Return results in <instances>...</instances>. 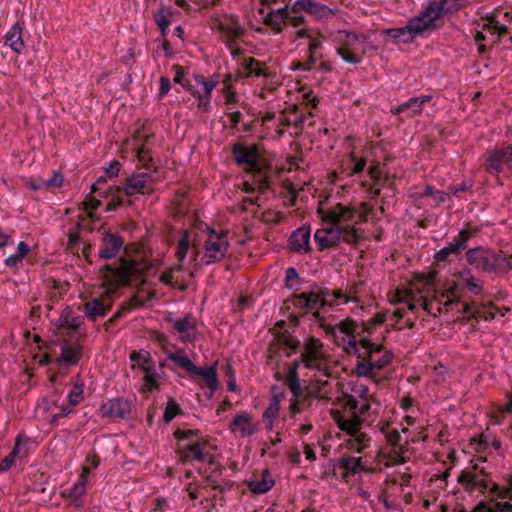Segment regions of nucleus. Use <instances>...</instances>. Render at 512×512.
Masks as SVG:
<instances>
[{
	"mask_svg": "<svg viewBox=\"0 0 512 512\" xmlns=\"http://www.w3.org/2000/svg\"><path fill=\"white\" fill-rule=\"evenodd\" d=\"M150 268V265L136 260L120 258L116 264H107L103 267V284L107 292L101 297L92 298L83 305V312L93 322L98 317H104L112 307L110 293L120 286L130 285L137 281Z\"/></svg>",
	"mask_w": 512,
	"mask_h": 512,
	"instance_id": "nucleus-1",
	"label": "nucleus"
},
{
	"mask_svg": "<svg viewBox=\"0 0 512 512\" xmlns=\"http://www.w3.org/2000/svg\"><path fill=\"white\" fill-rule=\"evenodd\" d=\"M512 255L490 248L476 247L466 252L467 262L478 270L491 274H504L512 269Z\"/></svg>",
	"mask_w": 512,
	"mask_h": 512,
	"instance_id": "nucleus-2",
	"label": "nucleus"
},
{
	"mask_svg": "<svg viewBox=\"0 0 512 512\" xmlns=\"http://www.w3.org/2000/svg\"><path fill=\"white\" fill-rule=\"evenodd\" d=\"M156 172L157 169L154 167V170L151 172L135 173L126 179L123 187H109L108 192L112 195V201L107 204L106 210L112 211L122 205L121 193H124L126 196H133L152 191L151 184L155 181L154 174Z\"/></svg>",
	"mask_w": 512,
	"mask_h": 512,
	"instance_id": "nucleus-3",
	"label": "nucleus"
},
{
	"mask_svg": "<svg viewBox=\"0 0 512 512\" xmlns=\"http://www.w3.org/2000/svg\"><path fill=\"white\" fill-rule=\"evenodd\" d=\"M231 153L237 165H247V172L261 175L265 162L257 145L247 146L237 142L231 146Z\"/></svg>",
	"mask_w": 512,
	"mask_h": 512,
	"instance_id": "nucleus-4",
	"label": "nucleus"
},
{
	"mask_svg": "<svg viewBox=\"0 0 512 512\" xmlns=\"http://www.w3.org/2000/svg\"><path fill=\"white\" fill-rule=\"evenodd\" d=\"M230 244L226 231L217 232L214 229H208L207 239L204 244L203 260L205 265L218 263L226 256Z\"/></svg>",
	"mask_w": 512,
	"mask_h": 512,
	"instance_id": "nucleus-5",
	"label": "nucleus"
},
{
	"mask_svg": "<svg viewBox=\"0 0 512 512\" xmlns=\"http://www.w3.org/2000/svg\"><path fill=\"white\" fill-rule=\"evenodd\" d=\"M300 360L307 369L320 372L328 369L329 356L325 353L322 342L313 336L306 340Z\"/></svg>",
	"mask_w": 512,
	"mask_h": 512,
	"instance_id": "nucleus-6",
	"label": "nucleus"
},
{
	"mask_svg": "<svg viewBox=\"0 0 512 512\" xmlns=\"http://www.w3.org/2000/svg\"><path fill=\"white\" fill-rule=\"evenodd\" d=\"M483 167L491 175H499L505 168L512 171V145L488 150Z\"/></svg>",
	"mask_w": 512,
	"mask_h": 512,
	"instance_id": "nucleus-7",
	"label": "nucleus"
},
{
	"mask_svg": "<svg viewBox=\"0 0 512 512\" xmlns=\"http://www.w3.org/2000/svg\"><path fill=\"white\" fill-rule=\"evenodd\" d=\"M290 301L295 308L301 309L304 312H313V317L322 323L323 317L319 313V309L324 306H332V302H322L314 290L311 288L309 292L295 293L291 295Z\"/></svg>",
	"mask_w": 512,
	"mask_h": 512,
	"instance_id": "nucleus-8",
	"label": "nucleus"
},
{
	"mask_svg": "<svg viewBox=\"0 0 512 512\" xmlns=\"http://www.w3.org/2000/svg\"><path fill=\"white\" fill-rule=\"evenodd\" d=\"M356 326L357 324L355 323V321H353L350 318H346L345 320L339 322L335 326L325 324L324 321L320 323V327L324 329L326 334L329 336L336 337L337 330H339L341 333H344L352 337V339H350L348 342V346L346 347V351L349 353H358V344L354 336Z\"/></svg>",
	"mask_w": 512,
	"mask_h": 512,
	"instance_id": "nucleus-9",
	"label": "nucleus"
},
{
	"mask_svg": "<svg viewBox=\"0 0 512 512\" xmlns=\"http://www.w3.org/2000/svg\"><path fill=\"white\" fill-rule=\"evenodd\" d=\"M439 17L435 12L429 10V3L426 8L417 16L411 18L405 26V29H409L413 39L422 34L424 31L434 28V22Z\"/></svg>",
	"mask_w": 512,
	"mask_h": 512,
	"instance_id": "nucleus-10",
	"label": "nucleus"
},
{
	"mask_svg": "<svg viewBox=\"0 0 512 512\" xmlns=\"http://www.w3.org/2000/svg\"><path fill=\"white\" fill-rule=\"evenodd\" d=\"M318 213L321 215V218L324 222L330 224H339L340 222H350L353 221L355 216L357 215V211L355 208L350 206H345L341 203H337L332 209L325 212L323 209L319 208Z\"/></svg>",
	"mask_w": 512,
	"mask_h": 512,
	"instance_id": "nucleus-11",
	"label": "nucleus"
},
{
	"mask_svg": "<svg viewBox=\"0 0 512 512\" xmlns=\"http://www.w3.org/2000/svg\"><path fill=\"white\" fill-rule=\"evenodd\" d=\"M131 413V402L124 398L109 399L100 406L102 417L126 418Z\"/></svg>",
	"mask_w": 512,
	"mask_h": 512,
	"instance_id": "nucleus-12",
	"label": "nucleus"
},
{
	"mask_svg": "<svg viewBox=\"0 0 512 512\" xmlns=\"http://www.w3.org/2000/svg\"><path fill=\"white\" fill-rule=\"evenodd\" d=\"M282 346H285L292 351H297L300 348V341L292 335L287 334V332L276 333L267 349V358L270 361L277 359Z\"/></svg>",
	"mask_w": 512,
	"mask_h": 512,
	"instance_id": "nucleus-13",
	"label": "nucleus"
},
{
	"mask_svg": "<svg viewBox=\"0 0 512 512\" xmlns=\"http://www.w3.org/2000/svg\"><path fill=\"white\" fill-rule=\"evenodd\" d=\"M362 348L366 351V358H369V361L372 363L374 370H380L388 366L392 361V354L389 352H385L378 359H375V354H378L382 351V346L379 344L372 343L367 338H362L359 342Z\"/></svg>",
	"mask_w": 512,
	"mask_h": 512,
	"instance_id": "nucleus-14",
	"label": "nucleus"
},
{
	"mask_svg": "<svg viewBox=\"0 0 512 512\" xmlns=\"http://www.w3.org/2000/svg\"><path fill=\"white\" fill-rule=\"evenodd\" d=\"M101 240L102 247L98 252V256L105 260L116 257L124 245L122 237L115 233L103 232Z\"/></svg>",
	"mask_w": 512,
	"mask_h": 512,
	"instance_id": "nucleus-15",
	"label": "nucleus"
},
{
	"mask_svg": "<svg viewBox=\"0 0 512 512\" xmlns=\"http://www.w3.org/2000/svg\"><path fill=\"white\" fill-rule=\"evenodd\" d=\"M457 481L467 492H473L479 489L482 493L489 490L491 492L492 484L494 482L480 479L477 473L463 470L457 478Z\"/></svg>",
	"mask_w": 512,
	"mask_h": 512,
	"instance_id": "nucleus-16",
	"label": "nucleus"
},
{
	"mask_svg": "<svg viewBox=\"0 0 512 512\" xmlns=\"http://www.w3.org/2000/svg\"><path fill=\"white\" fill-rule=\"evenodd\" d=\"M173 328L179 334V338L182 342H191L196 336V319L188 314L182 318L174 320Z\"/></svg>",
	"mask_w": 512,
	"mask_h": 512,
	"instance_id": "nucleus-17",
	"label": "nucleus"
},
{
	"mask_svg": "<svg viewBox=\"0 0 512 512\" xmlns=\"http://www.w3.org/2000/svg\"><path fill=\"white\" fill-rule=\"evenodd\" d=\"M229 429L232 432H239L242 437H249L257 432L258 426L249 413L242 412L235 415Z\"/></svg>",
	"mask_w": 512,
	"mask_h": 512,
	"instance_id": "nucleus-18",
	"label": "nucleus"
},
{
	"mask_svg": "<svg viewBox=\"0 0 512 512\" xmlns=\"http://www.w3.org/2000/svg\"><path fill=\"white\" fill-rule=\"evenodd\" d=\"M311 229L309 226H301L296 229L289 238L290 248L298 253L306 254L311 251Z\"/></svg>",
	"mask_w": 512,
	"mask_h": 512,
	"instance_id": "nucleus-19",
	"label": "nucleus"
},
{
	"mask_svg": "<svg viewBox=\"0 0 512 512\" xmlns=\"http://www.w3.org/2000/svg\"><path fill=\"white\" fill-rule=\"evenodd\" d=\"M332 417L340 430L347 432L351 436H356L359 433L362 426V419L355 412H352L349 417H346L336 411L332 412Z\"/></svg>",
	"mask_w": 512,
	"mask_h": 512,
	"instance_id": "nucleus-20",
	"label": "nucleus"
},
{
	"mask_svg": "<svg viewBox=\"0 0 512 512\" xmlns=\"http://www.w3.org/2000/svg\"><path fill=\"white\" fill-rule=\"evenodd\" d=\"M338 231L337 224L317 229L314 239L319 246V250L336 247L338 245Z\"/></svg>",
	"mask_w": 512,
	"mask_h": 512,
	"instance_id": "nucleus-21",
	"label": "nucleus"
},
{
	"mask_svg": "<svg viewBox=\"0 0 512 512\" xmlns=\"http://www.w3.org/2000/svg\"><path fill=\"white\" fill-rule=\"evenodd\" d=\"M205 443L200 442H189L186 445L179 447L178 453L180 460L190 461H205L209 458V455L204 452Z\"/></svg>",
	"mask_w": 512,
	"mask_h": 512,
	"instance_id": "nucleus-22",
	"label": "nucleus"
},
{
	"mask_svg": "<svg viewBox=\"0 0 512 512\" xmlns=\"http://www.w3.org/2000/svg\"><path fill=\"white\" fill-rule=\"evenodd\" d=\"M428 3L429 10L440 18L444 14H451L465 7L468 0H429Z\"/></svg>",
	"mask_w": 512,
	"mask_h": 512,
	"instance_id": "nucleus-23",
	"label": "nucleus"
},
{
	"mask_svg": "<svg viewBox=\"0 0 512 512\" xmlns=\"http://www.w3.org/2000/svg\"><path fill=\"white\" fill-rule=\"evenodd\" d=\"M23 30L24 23L17 21L5 36V45H8L16 53H21L25 47Z\"/></svg>",
	"mask_w": 512,
	"mask_h": 512,
	"instance_id": "nucleus-24",
	"label": "nucleus"
},
{
	"mask_svg": "<svg viewBox=\"0 0 512 512\" xmlns=\"http://www.w3.org/2000/svg\"><path fill=\"white\" fill-rule=\"evenodd\" d=\"M244 74H240L239 77H265L268 78L270 76L267 71L266 65L264 62H260L253 57L244 58L241 64Z\"/></svg>",
	"mask_w": 512,
	"mask_h": 512,
	"instance_id": "nucleus-25",
	"label": "nucleus"
},
{
	"mask_svg": "<svg viewBox=\"0 0 512 512\" xmlns=\"http://www.w3.org/2000/svg\"><path fill=\"white\" fill-rule=\"evenodd\" d=\"M294 6L317 18H325L332 14V10L327 5L316 0H297Z\"/></svg>",
	"mask_w": 512,
	"mask_h": 512,
	"instance_id": "nucleus-26",
	"label": "nucleus"
},
{
	"mask_svg": "<svg viewBox=\"0 0 512 512\" xmlns=\"http://www.w3.org/2000/svg\"><path fill=\"white\" fill-rule=\"evenodd\" d=\"M82 356V347L79 344H64L61 347L60 357L58 362L66 366H74L78 364Z\"/></svg>",
	"mask_w": 512,
	"mask_h": 512,
	"instance_id": "nucleus-27",
	"label": "nucleus"
},
{
	"mask_svg": "<svg viewBox=\"0 0 512 512\" xmlns=\"http://www.w3.org/2000/svg\"><path fill=\"white\" fill-rule=\"evenodd\" d=\"M219 30L227 37L229 43L240 38L245 33V29L236 18H231L227 23H220Z\"/></svg>",
	"mask_w": 512,
	"mask_h": 512,
	"instance_id": "nucleus-28",
	"label": "nucleus"
},
{
	"mask_svg": "<svg viewBox=\"0 0 512 512\" xmlns=\"http://www.w3.org/2000/svg\"><path fill=\"white\" fill-rule=\"evenodd\" d=\"M129 358L134 363L132 368L137 366L144 373L154 369L151 355L146 350L132 351Z\"/></svg>",
	"mask_w": 512,
	"mask_h": 512,
	"instance_id": "nucleus-29",
	"label": "nucleus"
},
{
	"mask_svg": "<svg viewBox=\"0 0 512 512\" xmlns=\"http://www.w3.org/2000/svg\"><path fill=\"white\" fill-rule=\"evenodd\" d=\"M431 100L430 95H423L420 97L410 98L408 101L403 103L404 113L408 118H412L420 114L423 110L424 105Z\"/></svg>",
	"mask_w": 512,
	"mask_h": 512,
	"instance_id": "nucleus-30",
	"label": "nucleus"
},
{
	"mask_svg": "<svg viewBox=\"0 0 512 512\" xmlns=\"http://www.w3.org/2000/svg\"><path fill=\"white\" fill-rule=\"evenodd\" d=\"M475 234L470 229H464L446 246V249L450 252V255L457 254L461 250L465 249L468 241Z\"/></svg>",
	"mask_w": 512,
	"mask_h": 512,
	"instance_id": "nucleus-31",
	"label": "nucleus"
},
{
	"mask_svg": "<svg viewBox=\"0 0 512 512\" xmlns=\"http://www.w3.org/2000/svg\"><path fill=\"white\" fill-rule=\"evenodd\" d=\"M168 359L184 368L189 374L198 373V367L189 359L183 349L168 354Z\"/></svg>",
	"mask_w": 512,
	"mask_h": 512,
	"instance_id": "nucleus-32",
	"label": "nucleus"
},
{
	"mask_svg": "<svg viewBox=\"0 0 512 512\" xmlns=\"http://www.w3.org/2000/svg\"><path fill=\"white\" fill-rule=\"evenodd\" d=\"M274 485V480L268 470H264L261 480H252L248 482V488L251 492L263 494L268 492Z\"/></svg>",
	"mask_w": 512,
	"mask_h": 512,
	"instance_id": "nucleus-33",
	"label": "nucleus"
},
{
	"mask_svg": "<svg viewBox=\"0 0 512 512\" xmlns=\"http://www.w3.org/2000/svg\"><path fill=\"white\" fill-rule=\"evenodd\" d=\"M59 322L60 328H68L77 331L83 324V317L74 315L69 308H66L62 311Z\"/></svg>",
	"mask_w": 512,
	"mask_h": 512,
	"instance_id": "nucleus-34",
	"label": "nucleus"
},
{
	"mask_svg": "<svg viewBox=\"0 0 512 512\" xmlns=\"http://www.w3.org/2000/svg\"><path fill=\"white\" fill-rule=\"evenodd\" d=\"M198 373H192V375L201 377L206 386L214 392L218 388V378L215 366H210L205 369L198 367Z\"/></svg>",
	"mask_w": 512,
	"mask_h": 512,
	"instance_id": "nucleus-35",
	"label": "nucleus"
},
{
	"mask_svg": "<svg viewBox=\"0 0 512 512\" xmlns=\"http://www.w3.org/2000/svg\"><path fill=\"white\" fill-rule=\"evenodd\" d=\"M338 228V244L340 241H344L348 244L357 245L359 242V235L357 233V229L353 225H339L337 224Z\"/></svg>",
	"mask_w": 512,
	"mask_h": 512,
	"instance_id": "nucleus-36",
	"label": "nucleus"
},
{
	"mask_svg": "<svg viewBox=\"0 0 512 512\" xmlns=\"http://www.w3.org/2000/svg\"><path fill=\"white\" fill-rule=\"evenodd\" d=\"M142 305L143 301H139V296L134 295L126 304L122 305V307L105 323L106 329H108L109 325L124 317L132 309Z\"/></svg>",
	"mask_w": 512,
	"mask_h": 512,
	"instance_id": "nucleus-37",
	"label": "nucleus"
},
{
	"mask_svg": "<svg viewBox=\"0 0 512 512\" xmlns=\"http://www.w3.org/2000/svg\"><path fill=\"white\" fill-rule=\"evenodd\" d=\"M170 16H171V9L169 7L161 6L157 12L154 14V21L158 25L159 29L161 30V34L163 37L167 34V29L170 25Z\"/></svg>",
	"mask_w": 512,
	"mask_h": 512,
	"instance_id": "nucleus-38",
	"label": "nucleus"
},
{
	"mask_svg": "<svg viewBox=\"0 0 512 512\" xmlns=\"http://www.w3.org/2000/svg\"><path fill=\"white\" fill-rule=\"evenodd\" d=\"M20 445H21V436L18 435L15 439V445H14L13 449L0 463V472H6L14 466L15 460L19 455Z\"/></svg>",
	"mask_w": 512,
	"mask_h": 512,
	"instance_id": "nucleus-39",
	"label": "nucleus"
},
{
	"mask_svg": "<svg viewBox=\"0 0 512 512\" xmlns=\"http://www.w3.org/2000/svg\"><path fill=\"white\" fill-rule=\"evenodd\" d=\"M358 358H360L361 361H358L356 364L357 375L369 378L373 377L375 375V370L372 366V363L369 361V358H366V351L363 353H358Z\"/></svg>",
	"mask_w": 512,
	"mask_h": 512,
	"instance_id": "nucleus-40",
	"label": "nucleus"
},
{
	"mask_svg": "<svg viewBox=\"0 0 512 512\" xmlns=\"http://www.w3.org/2000/svg\"><path fill=\"white\" fill-rule=\"evenodd\" d=\"M172 70L175 72L174 82L180 84L186 91L190 92L192 95H196V90L194 86L190 83L189 80L185 79V69L179 65L175 64L172 66Z\"/></svg>",
	"mask_w": 512,
	"mask_h": 512,
	"instance_id": "nucleus-41",
	"label": "nucleus"
},
{
	"mask_svg": "<svg viewBox=\"0 0 512 512\" xmlns=\"http://www.w3.org/2000/svg\"><path fill=\"white\" fill-rule=\"evenodd\" d=\"M505 482L506 484L503 487H500L497 483H493L491 493L496 495L498 498H509L512 500V475H509L505 479Z\"/></svg>",
	"mask_w": 512,
	"mask_h": 512,
	"instance_id": "nucleus-42",
	"label": "nucleus"
},
{
	"mask_svg": "<svg viewBox=\"0 0 512 512\" xmlns=\"http://www.w3.org/2000/svg\"><path fill=\"white\" fill-rule=\"evenodd\" d=\"M339 466L343 468L346 472L351 474L360 473L362 470V462L360 458L355 457H342L339 460Z\"/></svg>",
	"mask_w": 512,
	"mask_h": 512,
	"instance_id": "nucleus-43",
	"label": "nucleus"
},
{
	"mask_svg": "<svg viewBox=\"0 0 512 512\" xmlns=\"http://www.w3.org/2000/svg\"><path fill=\"white\" fill-rule=\"evenodd\" d=\"M460 277L465 281L466 286L471 293L475 295H479L482 293V283L478 281L474 276H472L469 270L462 271L460 273Z\"/></svg>",
	"mask_w": 512,
	"mask_h": 512,
	"instance_id": "nucleus-44",
	"label": "nucleus"
},
{
	"mask_svg": "<svg viewBox=\"0 0 512 512\" xmlns=\"http://www.w3.org/2000/svg\"><path fill=\"white\" fill-rule=\"evenodd\" d=\"M383 33L393 39H398L403 43H410L414 40L409 29H405V26L399 28L385 29L383 30Z\"/></svg>",
	"mask_w": 512,
	"mask_h": 512,
	"instance_id": "nucleus-45",
	"label": "nucleus"
},
{
	"mask_svg": "<svg viewBox=\"0 0 512 512\" xmlns=\"http://www.w3.org/2000/svg\"><path fill=\"white\" fill-rule=\"evenodd\" d=\"M286 382L288 388L290 389L291 393L294 396V399L297 400L301 395V385L298 377V372L295 371V368H289Z\"/></svg>",
	"mask_w": 512,
	"mask_h": 512,
	"instance_id": "nucleus-46",
	"label": "nucleus"
},
{
	"mask_svg": "<svg viewBox=\"0 0 512 512\" xmlns=\"http://www.w3.org/2000/svg\"><path fill=\"white\" fill-rule=\"evenodd\" d=\"M189 246H190L189 232L184 231L181 239L178 242L177 250H176V257L179 262L178 264H182V262L186 258L188 250H189Z\"/></svg>",
	"mask_w": 512,
	"mask_h": 512,
	"instance_id": "nucleus-47",
	"label": "nucleus"
},
{
	"mask_svg": "<svg viewBox=\"0 0 512 512\" xmlns=\"http://www.w3.org/2000/svg\"><path fill=\"white\" fill-rule=\"evenodd\" d=\"M279 396L273 395L268 407L263 413V418L266 420H275L279 416Z\"/></svg>",
	"mask_w": 512,
	"mask_h": 512,
	"instance_id": "nucleus-48",
	"label": "nucleus"
},
{
	"mask_svg": "<svg viewBox=\"0 0 512 512\" xmlns=\"http://www.w3.org/2000/svg\"><path fill=\"white\" fill-rule=\"evenodd\" d=\"M284 22L285 21L280 18V16H277L273 10L264 17V23L275 33H280L282 31V23Z\"/></svg>",
	"mask_w": 512,
	"mask_h": 512,
	"instance_id": "nucleus-49",
	"label": "nucleus"
},
{
	"mask_svg": "<svg viewBox=\"0 0 512 512\" xmlns=\"http://www.w3.org/2000/svg\"><path fill=\"white\" fill-rule=\"evenodd\" d=\"M402 447L400 448H394L389 453L386 454L387 462L385 463L386 466H393L398 464H403L406 462V458L403 456L402 453Z\"/></svg>",
	"mask_w": 512,
	"mask_h": 512,
	"instance_id": "nucleus-50",
	"label": "nucleus"
},
{
	"mask_svg": "<svg viewBox=\"0 0 512 512\" xmlns=\"http://www.w3.org/2000/svg\"><path fill=\"white\" fill-rule=\"evenodd\" d=\"M181 412L179 405L176 403L174 399H170L167 403L163 414V420L165 423L171 422L177 414Z\"/></svg>",
	"mask_w": 512,
	"mask_h": 512,
	"instance_id": "nucleus-51",
	"label": "nucleus"
},
{
	"mask_svg": "<svg viewBox=\"0 0 512 512\" xmlns=\"http://www.w3.org/2000/svg\"><path fill=\"white\" fill-rule=\"evenodd\" d=\"M83 226H82V223H81V220L78 221L77 223V230L74 231V232H70L68 234V243H67V249L71 252H78V242L80 240V234H79V229H81Z\"/></svg>",
	"mask_w": 512,
	"mask_h": 512,
	"instance_id": "nucleus-52",
	"label": "nucleus"
},
{
	"mask_svg": "<svg viewBox=\"0 0 512 512\" xmlns=\"http://www.w3.org/2000/svg\"><path fill=\"white\" fill-rule=\"evenodd\" d=\"M338 55L345 61L351 64H358L360 58L357 57L346 45H342L337 49Z\"/></svg>",
	"mask_w": 512,
	"mask_h": 512,
	"instance_id": "nucleus-53",
	"label": "nucleus"
},
{
	"mask_svg": "<svg viewBox=\"0 0 512 512\" xmlns=\"http://www.w3.org/2000/svg\"><path fill=\"white\" fill-rule=\"evenodd\" d=\"M137 158H138V161L143 165V167H145L147 170L151 169L152 167H154L153 165V158L152 156L150 155V152L145 149L144 147H140L138 150H137Z\"/></svg>",
	"mask_w": 512,
	"mask_h": 512,
	"instance_id": "nucleus-54",
	"label": "nucleus"
},
{
	"mask_svg": "<svg viewBox=\"0 0 512 512\" xmlns=\"http://www.w3.org/2000/svg\"><path fill=\"white\" fill-rule=\"evenodd\" d=\"M144 381L145 390L147 391H152L153 389H157L159 387L158 374L154 369L150 370L149 372H145Z\"/></svg>",
	"mask_w": 512,
	"mask_h": 512,
	"instance_id": "nucleus-55",
	"label": "nucleus"
},
{
	"mask_svg": "<svg viewBox=\"0 0 512 512\" xmlns=\"http://www.w3.org/2000/svg\"><path fill=\"white\" fill-rule=\"evenodd\" d=\"M483 29L493 30L494 33H497L499 38H504L508 33L507 27L505 25H500L494 18L490 19L489 23L483 25Z\"/></svg>",
	"mask_w": 512,
	"mask_h": 512,
	"instance_id": "nucleus-56",
	"label": "nucleus"
},
{
	"mask_svg": "<svg viewBox=\"0 0 512 512\" xmlns=\"http://www.w3.org/2000/svg\"><path fill=\"white\" fill-rule=\"evenodd\" d=\"M150 512H176V508L165 498H157Z\"/></svg>",
	"mask_w": 512,
	"mask_h": 512,
	"instance_id": "nucleus-57",
	"label": "nucleus"
},
{
	"mask_svg": "<svg viewBox=\"0 0 512 512\" xmlns=\"http://www.w3.org/2000/svg\"><path fill=\"white\" fill-rule=\"evenodd\" d=\"M83 209L87 211V216L93 219V211L100 206V201L93 197L91 194L87 196L86 200L82 203Z\"/></svg>",
	"mask_w": 512,
	"mask_h": 512,
	"instance_id": "nucleus-58",
	"label": "nucleus"
},
{
	"mask_svg": "<svg viewBox=\"0 0 512 512\" xmlns=\"http://www.w3.org/2000/svg\"><path fill=\"white\" fill-rule=\"evenodd\" d=\"M83 399V386L75 385L73 390L69 392L67 400L70 406L77 405Z\"/></svg>",
	"mask_w": 512,
	"mask_h": 512,
	"instance_id": "nucleus-59",
	"label": "nucleus"
},
{
	"mask_svg": "<svg viewBox=\"0 0 512 512\" xmlns=\"http://www.w3.org/2000/svg\"><path fill=\"white\" fill-rule=\"evenodd\" d=\"M368 174L370 178L373 181V186H381L382 180H381V168L379 163H375L374 165L370 166L368 169Z\"/></svg>",
	"mask_w": 512,
	"mask_h": 512,
	"instance_id": "nucleus-60",
	"label": "nucleus"
},
{
	"mask_svg": "<svg viewBox=\"0 0 512 512\" xmlns=\"http://www.w3.org/2000/svg\"><path fill=\"white\" fill-rule=\"evenodd\" d=\"M183 265L182 264H177L173 267H171L167 272L163 273L161 276H160V281L166 285H169L171 287H174L175 284L173 282V273L175 271H180L182 269Z\"/></svg>",
	"mask_w": 512,
	"mask_h": 512,
	"instance_id": "nucleus-61",
	"label": "nucleus"
},
{
	"mask_svg": "<svg viewBox=\"0 0 512 512\" xmlns=\"http://www.w3.org/2000/svg\"><path fill=\"white\" fill-rule=\"evenodd\" d=\"M195 97L198 98V108L204 112H209L211 109L210 105V99L211 96L207 94H201L200 92L196 91Z\"/></svg>",
	"mask_w": 512,
	"mask_h": 512,
	"instance_id": "nucleus-62",
	"label": "nucleus"
},
{
	"mask_svg": "<svg viewBox=\"0 0 512 512\" xmlns=\"http://www.w3.org/2000/svg\"><path fill=\"white\" fill-rule=\"evenodd\" d=\"M350 158L351 160L354 162V166L352 168V172L351 174L354 175V174H358L360 172H362L366 166V159L365 158H358L355 153H350Z\"/></svg>",
	"mask_w": 512,
	"mask_h": 512,
	"instance_id": "nucleus-63",
	"label": "nucleus"
},
{
	"mask_svg": "<svg viewBox=\"0 0 512 512\" xmlns=\"http://www.w3.org/2000/svg\"><path fill=\"white\" fill-rule=\"evenodd\" d=\"M64 181V177L60 172H55L53 176L48 179L44 180L45 188H56L61 187Z\"/></svg>",
	"mask_w": 512,
	"mask_h": 512,
	"instance_id": "nucleus-64",
	"label": "nucleus"
}]
</instances>
